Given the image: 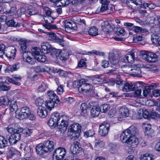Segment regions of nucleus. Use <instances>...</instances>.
<instances>
[{"mask_svg":"<svg viewBox=\"0 0 160 160\" xmlns=\"http://www.w3.org/2000/svg\"><path fill=\"white\" fill-rule=\"evenodd\" d=\"M120 139L123 143H126L128 147L132 148V152H134L133 148H136L138 144V138L133 137L126 130L121 134Z\"/></svg>","mask_w":160,"mask_h":160,"instance_id":"obj_1","label":"nucleus"},{"mask_svg":"<svg viewBox=\"0 0 160 160\" xmlns=\"http://www.w3.org/2000/svg\"><path fill=\"white\" fill-rule=\"evenodd\" d=\"M15 116L16 118L21 120L27 118L34 121L36 118L35 113L27 107H22L20 110L16 111Z\"/></svg>","mask_w":160,"mask_h":160,"instance_id":"obj_2","label":"nucleus"},{"mask_svg":"<svg viewBox=\"0 0 160 160\" xmlns=\"http://www.w3.org/2000/svg\"><path fill=\"white\" fill-rule=\"evenodd\" d=\"M54 146L53 142L49 140L45 141L38 144L36 147V150L38 154L42 155L44 152H50L52 151Z\"/></svg>","mask_w":160,"mask_h":160,"instance_id":"obj_3","label":"nucleus"},{"mask_svg":"<svg viewBox=\"0 0 160 160\" xmlns=\"http://www.w3.org/2000/svg\"><path fill=\"white\" fill-rule=\"evenodd\" d=\"M80 82L81 85L78 87V91L80 93H87L90 92L92 90L93 87L92 84L89 82V80L81 79Z\"/></svg>","mask_w":160,"mask_h":160,"instance_id":"obj_4","label":"nucleus"},{"mask_svg":"<svg viewBox=\"0 0 160 160\" xmlns=\"http://www.w3.org/2000/svg\"><path fill=\"white\" fill-rule=\"evenodd\" d=\"M140 55L143 59L149 62H155L158 60L157 55L152 52L142 51L140 52Z\"/></svg>","mask_w":160,"mask_h":160,"instance_id":"obj_5","label":"nucleus"},{"mask_svg":"<svg viewBox=\"0 0 160 160\" xmlns=\"http://www.w3.org/2000/svg\"><path fill=\"white\" fill-rule=\"evenodd\" d=\"M108 59L111 64V67H113L114 69L117 68L119 60V56L118 54H115L113 52H109L108 56Z\"/></svg>","mask_w":160,"mask_h":160,"instance_id":"obj_6","label":"nucleus"},{"mask_svg":"<svg viewBox=\"0 0 160 160\" xmlns=\"http://www.w3.org/2000/svg\"><path fill=\"white\" fill-rule=\"evenodd\" d=\"M66 151L64 148H59L54 151L53 160H62L66 155Z\"/></svg>","mask_w":160,"mask_h":160,"instance_id":"obj_7","label":"nucleus"},{"mask_svg":"<svg viewBox=\"0 0 160 160\" xmlns=\"http://www.w3.org/2000/svg\"><path fill=\"white\" fill-rule=\"evenodd\" d=\"M82 148L80 143L77 141H75L71 145L70 150L72 153L71 157L75 156L77 157V154L82 151Z\"/></svg>","mask_w":160,"mask_h":160,"instance_id":"obj_8","label":"nucleus"},{"mask_svg":"<svg viewBox=\"0 0 160 160\" xmlns=\"http://www.w3.org/2000/svg\"><path fill=\"white\" fill-rule=\"evenodd\" d=\"M60 119H61V122L58 126V128L61 132H64L68 127L69 118L67 115H62L60 116Z\"/></svg>","mask_w":160,"mask_h":160,"instance_id":"obj_9","label":"nucleus"},{"mask_svg":"<svg viewBox=\"0 0 160 160\" xmlns=\"http://www.w3.org/2000/svg\"><path fill=\"white\" fill-rule=\"evenodd\" d=\"M46 34L48 36L50 39L53 42L58 43L62 47L64 46L63 40L59 38L54 33L52 32H46Z\"/></svg>","mask_w":160,"mask_h":160,"instance_id":"obj_10","label":"nucleus"},{"mask_svg":"<svg viewBox=\"0 0 160 160\" xmlns=\"http://www.w3.org/2000/svg\"><path fill=\"white\" fill-rule=\"evenodd\" d=\"M99 133L102 136H105L108 133L109 129V125L107 122H104L99 126Z\"/></svg>","mask_w":160,"mask_h":160,"instance_id":"obj_11","label":"nucleus"},{"mask_svg":"<svg viewBox=\"0 0 160 160\" xmlns=\"http://www.w3.org/2000/svg\"><path fill=\"white\" fill-rule=\"evenodd\" d=\"M135 51L134 50H132L128 52L124 57V62L126 63H133L135 59Z\"/></svg>","mask_w":160,"mask_h":160,"instance_id":"obj_12","label":"nucleus"},{"mask_svg":"<svg viewBox=\"0 0 160 160\" xmlns=\"http://www.w3.org/2000/svg\"><path fill=\"white\" fill-rule=\"evenodd\" d=\"M31 53L30 52H27L23 53L22 58L24 61L28 63L31 64H34L35 62V59L32 58L30 55Z\"/></svg>","mask_w":160,"mask_h":160,"instance_id":"obj_13","label":"nucleus"},{"mask_svg":"<svg viewBox=\"0 0 160 160\" xmlns=\"http://www.w3.org/2000/svg\"><path fill=\"white\" fill-rule=\"evenodd\" d=\"M12 78H11L7 77H6V80L10 83H12L13 84L18 86H19L20 85V83L19 82L15 81L14 80L17 81H20L21 80V77L18 75H12Z\"/></svg>","mask_w":160,"mask_h":160,"instance_id":"obj_14","label":"nucleus"},{"mask_svg":"<svg viewBox=\"0 0 160 160\" xmlns=\"http://www.w3.org/2000/svg\"><path fill=\"white\" fill-rule=\"evenodd\" d=\"M47 94L49 97L48 100L55 101V102L57 104H60V101L57 95L53 91H50L47 92Z\"/></svg>","mask_w":160,"mask_h":160,"instance_id":"obj_15","label":"nucleus"},{"mask_svg":"<svg viewBox=\"0 0 160 160\" xmlns=\"http://www.w3.org/2000/svg\"><path fill=\"white\" fill-rule=\"evenodd\" d=\"M101 28L102 30L106 33H109L112 29L111 25L108 21L104 22L102 23Z\"/></svg>","mask_w":160,"mask_h":160,"instance_id":"obj_16","label":"nucleus"},{"mask_svg":"<svg viewBox=\"0 0 160 160\" xmlns=\"http://www.w3.org/2000/svg\"><path fill=\"white\" fill-rule=\"evenodd\" d=\"M37 113L40 117L44 118L48 115L46 109L42 106H39L37 110Z\"/></svg>","mask_w":160,"mask_h":160,"instance_id":"obj_17","label":"nucleus"},{"mask_svg":"<svg viewBox=\"0 0 160 160\" xmlns=\"http://www.w3.org/2000/svg\"><path fill=\"white\" fill-rule=\"evenodd\" d=\"M142 113L140 114V115H138L139 112L138 113H135L133 115V118L135 119H139L142 118V117H143L145 118H148L149 115V112L146 110H145L144 111H142Z\"/></svg>","mask_w":160,"mask_h":160,"instance_id":"obj_18","label":"nucleus"},{"mask_svg":"<svg viewBox=\"0 0 160 160\" xmlns=\"http://www.w3.org/2000/svg\"><path fill=\"white\" fill-rule=\"evenodd\" d=\"M89 82H92L94 84H100L103 82L104 79L101 76L95 77H92L89 79Z\"/></svg>","mask_w":160,"mask_h":160,"instance_id":"obj_19","label":"nucleus"},{"mask_svg":"<svg viewBox=\"0 0 160 160\" xmlns=\"http://www.w3.org/2000/svg\"><path fill=\"white\" fill-rule=\"evenodd\" d=\"M81 126L78 123H74L71 125L68 128V130L74 132H78L80 133L81 131Z\"/></svg>","mask_w":160,"mask_h":160,"instance_id":"obj_20","label":"nucleus"},{"mask_svg":"<svg viewBox=\"0 0 160 160\" xmlns=\"http://www.w3.org/2000/svg\"><path fill=\"white\" fill-rule=\"evenodd\" d=\"M16 52V49L13 47H10L9 51L5 55L10 59H14L15 57Z\"/></svg>","mask_w":160,"mask_h":160,"instance_id":"obj_21","label":"nucleus"},{"mask_svg":"<svg viewBox=\"0 0 160 160\" xmlns=\"http://www.w3.org/2000/svg\"><path fill=\"white\" fill-rule=\"evenodd\" d=\"M98 106H94L91 110V115L93 117H97L99 114L100 110Z\"/></svg>","mask_w":160,"mask_h":160,"instance_id":"obj_22","label":"nucleus"},{"mask_svg":"<svg viewBox=\"0 0 160 160\" xmlns=\"http://www.w3.org/2000/svg\"><path fill=\"white\" fill-rule=\"evenodd\" d=\"M123 89L126 92L134 91L135 89V86L131 83L127 82L125 83Z\"/></svg>","mask_w":160,"mask_h":160,"instance_id":"obj_23","label":"nucleus"},{"mask_svg":"<svg viewBox=\"0 0 160 160\" xmlns=\"http://www.w3.org/2000/svg\"><path fill=\"white\" fill-rule=\"evenodd\" d=\"M48 88V85L47 83L42 82L39 86L37 89V91L39 92H43L46 91Z\"/></svg>","mask_w":160,"mask_h":160,"instance_id":"obj_24","label":"nucleus"},{"mask_svg":"<svg viewBox=\"0 0 160 160\" xmlns=\"http://www.w3.org/2000/svg\"><path fill=\"white\" fill-rule=\"evenodd\" d=\"M51 46L47 42L42 43L41 45V48L43 53H48L50 50Z\"/></svg>","mask_w":160,"mask_h":160,"instance_id":"obj_25","label":"nucleus"},{"mask_svg":"<svg viewBox=\"0 0 160 160\" xmlns=\"http://www.w3.org/2000/svg\"><path fill=\"white\" fill-rule=\"evenodd\" d=\"M126 130L133 137H135V136L138 133V130L137 127L133 126H131Z\"/></svg>","mask_w":160,"mask_h":160,"instance_id":"obj_26","label":"nucleus"},{"mask_svg":"<svg viewBox=\"0 0 160 160\" xmlns=\"http://www.w3.org/2000/svg\"><path fill=\"white\" fill-rule=\"evenodd\" d=\"M11 86L6 81L0 82V90L3 91H8L10 89Z\"/></svg>","mask_w":160,"mask_h":160,"instance_id":"obj_27","label":"nucleus"},{"mask_svg":"<svg viewBox=\"0 0 160 160\" xmlns=\"http://www.w3.org/2000/svg\"><path fill=\"white\" fill-rule=\"evenodd\" d=\"M88 34L92 36H95L98 35V30L95 27H90L88 30Z\"/></svg>","mask_w":160,"mask_h":160,"instance_id":"obj_28","label":"nucleus"},{"mask_svg":"<svg viewBox=\"0 0 160 160\" xmlns=\"http://www.w3.org/2000/svg\"><path fill=\"white\" fill-rule=\"evenodd\" d=\"M10 103L9 110L10 112H13L15 111L16 112V111H19V110H18V107L16 101L12 100L10 102Z\"/></svg>","mask_w":160,"mask_h":160,"instance_id":"obj_29","label":"nucleus"},{"mask_svg":"<svg viewBox=\"0 0 160 160\" xmlns=\"http://www.w3.org/2000/svg\"><path fill=\"white\" fill-rule=\"evenodd\" d=\"M68 135L71 139L76 140L79 138L80 133L68 130Z\"/></svg>","mask_w":160,"mask_h":160,"instance_id":"obj_30","label":"nucleus"},{"mask_svg":"<svg viewBox=\"0 0 160 160\" xmlns=\"http://www.w3.org/2000/svg\"><path fill=\"white\" fill-rule=\"evenodd\" d=\"M130 70L133 71L132 75L133 77H137L139 78L142 77L141 74V71L139 67H136L135 69H131Z\"/></svg>","mask_w":160,"mask_h":160,"instance_id":"obj_31","label":"nucleus"},{"mask_svg":"<svg viewBox=\"0 0 160 160\" xmlns=\"http://www.w3.org/2000/svg\"><path fill=\"white\" fill-rule=\"evenodd\" d=\"M55 101L48 99L45 102V106L49 110H51L54 108L55 103Z\"/></svg>","mask_w":160,"mask_h":160,"instance_id":"obj_32","label":"nucleus"},{"mask_svg":"<svg viewBox=\"0 0 160 160\" xmlns=\"http://www.w3.org/2000/svg\"><path fill=\"white\" fill-rule=\"evenodd\" d=\"M68 54L67 52L64 51H61L60 50V52L58 54V57L60 59L65 60L68 59Z\"/></svg>","mask_w":160,"mask_h":160,"instance_id":"obj_33","label":"nucleus"},{"mask_svg":"<svg viewBox=\"0 0 160 160\" xmlns=\"http://www.w3.org/2000/svg\"><path fill=\"white\" fill-rule=\"evenodd\" d=\"M102 3V7L100 8V11L103 12L107 10L108 8V5L109 2L107 0H101Z\"/></svg>","mask_w":160,"mask_h":160,"instance_id":"obj_34","label":"nucleus"},{"mask_svg":"<svg viewBox=\"0 0 160 160\" xmlns=\"http://www.w3.org/2000/svg\"><path fill=\"white\" fill-rule=\"evenodd\" d=\"M65 30L68 32H69V30L74 29L72 22L68 21L65 22Z\"/></svg>","mask_w":160,"mask_h":160,"instance_id":"obj_35","label":"nucleus"},{"mask_svg":"<svg viewBox=\"0 0 160 160\" xmlns=\"http://www.w3.org/2000/svg\"><path fill=\"white\" fill-rule=\"evenodd\" d=\"M100 112H102L106 113L110 109V107L109 105L107 104H102L99 107Z\"/></svg>","mask_w":160,"mask_h":160,"instance_id":"obj_36","label":"nucleus"},{"mask_svg":"<svg viewBox=\"0 0 160 160\" xmlns=\"http://www.w3.org/2000/svg\"><path fill=\"white\" fill-rule=\"evenodd\" d=\"M26 44V42L24 41H21L20 43V51L21 53H24L27 52H26L27 48Z\"/></svg>","mask_w":160,"mask_h":160,"instance_id":"obj_37","label":"nucleus"},{"mask_svg":"<svg viewBox=\"0 0 160 160\" xmlns=\"http://www.w3.org/2000/svg\"><path fill=\"white\" fill-rule=\"evenodd\" d=\"M160 38V33H153L151 36V39L153 43H157Z\"/></svg>","mask_w":160,"mask_h":160,"instance_id":"obj_38","label":"nucleus"},{"mask_svg":"<svg viewBox=\"0 0 160 160\" xmlns=\"http://www.w3.org/2000/svg\"><path fill=\"white\" fill-rule=\"evenodd\" d=\"M8 141L3 137L0 135V148H3L7 145Z\"/></svg>","mask_w":160,"mask_h":160,"instance_id":"obj_39","label":"nucleus"},{"mask_svg":"<svg viewBox=\"0 0 160 160\" xmlns=\"http://www.w3.org/2000/svg\"><path fill=\"white\" fill-rule=\"evenodd\" d=\"M52 47H51L50 50L49 52L50 55L53 57H57L58 56V54L60 52V50L55 48L52 49Z\"/></svg>","mask_w":160,"mask_h":160,"instance_id":"obj_40","label":"nucleus"},{"mask_svg":"<svg viewBox=\"0 0 160 160\" xmlns=\"http://www.w3.org/2000/svg\"><path fill=\"white\" fill-rule=\"evenodd\" d=\"M51 118L58 124V122L60 119V116L58 113L54 112L52 114Z\"/></svg>","mask_w":160,"mask_h":160,"instance_id":"obj_41","label":"nucleus"},{"mask_svg":"<svg viewBox=\"0 0 160 160\" xmlns=\"http://www.w3.org/2000/svg\"><path fill=\"white\" fill-rule=\"evenodd\" d=\"M135 32H140L141 33H143L145 32H146L148 30L146 29H142L141 28L136 26H134L133 28L132 29Z\"/></svg>","mask_w":160,"mask_h":160,"instance_id":"obj_42","label":"nucleus"},{"mask_svg":"<svg viewBox=\"0 0 160 160\" xmlns=\"http://www.w3.org/2000/svg\"><path fill=\"white\" fill-rule=\"evenodd\" d=\"M35 59L39 62H45L46 59V58L44 55H40L35 56Z\"/></svg>","mask_w":160,"mask_h":160,"instance_id":"obj_43","label":"nucleus"},{"mask_svg":"<svg viewBox=\"0 0 160 160\" xmlns=\"http://www.w3.org/2000/svg\"><path fill=\"white\" fill-rule=\"evenodd\" d=\"M121 115L123 117H127L128 116L129 110L127 108H121L120 110Z\"/></svg>","mask_w":160,"mask_h":160,"instance_id":"obj_44","label":"nucleus"},{"mask_svg":"<svg viewBox=\"0 0 160 160\" xmlns=\"http://www.w3.org/2000/svg\"><path fill=\"white\" fill-rule=\"evenodd\" d=\"M156 5L153 3L150 2H144L142 5V7L144 8H148L150 9H153L155 8Z\"/></svg>","mask_w":160,"mask_h":160,"instance_id":"obj_45","label":"nucleus"},{"mask_svg":"<svg viewBox=\"0 0 160 160\" xmlns=\"http://www.w3.org/2000/svg\"><path fill=\"white\" fill-rule=\"evenodd\" d=\"M73 20L75 22L79 25L85 24V22L84 20L81 19L79 17H74Z\"/></svg>","mask_w":160,"mask_h":160,"instance_id":"obj_46","label":"nucleus"},{"mask_svg":"<svg viewBox=\"0 0 160 160\" xmlns=\"http://www.w3.org/2000/svg\"><path fill=\"white\" fill-rule=\"evenodd\" d=\"M154 159L152 155L146 153L141 158V160H154Z\"/></svg>","mask_w":160,"mask_h":160,"instance_id":"obj_47","label":"nucleus"},{"mask_svg":"<svg viewBox=\"0 0 160 160\" xmlns=\"http://www.w3.org/2000/svg\"><path fill=\"white\" fill-rule=\"evenodd\" d=\"M128 3H133L137 6L140 7H142V2L141 0H128L127 1V4Z\"/></svg>","mask_w":160,"mask_h":160,"instance_id":"obj_48","label":"nucleus"},{"mask_svg":"<svg viewBox=\"0 0 160 160\" xmlns=\"http://www.w3.org/2000/svg\"><path fill=\"white\" fill-rule=\"evenodd\" d=\"M17 13L16 8L15 7H12L8 11L7 13L9 16H12L16 15Z\"/></svg>","mask_w":160,"mask_h":160,"instance_id":"obj_49","label":"nucleus"},{"mask_svg":"<svg viewBox=\"0 0 160 160\" xmlns=\"http://www.w3.org/2000/svg\"><path fill=\"white\" fill-rule=\"evenodd\" d=\"M7 24L9 27H16L18 26V23L17 22H15L13 20L11 19L8 21L7 22Z\"/></svg>","mask_w":160,"mask_h":160,"instance_id":"obj_50","label":"nucleus"},{"mask_svg":"<svg viewBox=\"0 0 160 160\" xmlns=\"http://www.w3.org/2000/svg\"><path fill=\"white\" fill-rule=\"evenodd\" d=\"M47 123L52 128H54L57 124V123L51 118L48 120Z\"/></svg>","mask_w":160,"mask_h":160,"instance_id":"obj_51","label":"nucleus"},{"mask_svg":"<svg viewBox=\"0 0 160 160\" xmlns=\"http://www.w3.org/2000/svg\"><path fill=\"white\" fill-rule=\"evenodd\" d=\"M80 108L82 112L86 113L87 109L88 108L87 103L85 102L82 103L80 106Z\"/></svg>","mask_w":160,"mask_h":160,"instance_id":"obj_52","label":"nucleus"},{"mask_svg":"<svg viewBox=\"0 0 160 160\" xmlns=\"http://www.w3.org/2000/svg\"><path fill=\"white\" fill-rule=\"evenodd\" d=\"M8 141L9 143L11 145L15 144L17 141H18V140L15 139L14 138V136H12V135L9 137L8 139Z\"/></svg>","mask_w":160,"mask_h":160,"instance_id":"obj_53","label":"nucleus"},{"mask_svg":"<svg viewBox=\"0 0 160 160\" xmlns=\"http://www.w3.org/2000/svg\"><path fill=\"white\" fill-rule=\"evenodd\" d=\"M95 134V132L93 130H90L84 132V136L86 138L89 137H92Z\"/></svg>","mask_w":160,"mask_h":160,"instance_id":"obj_54","label":"nucleus"},{"mask_svg":"<svg viewBox=\"0 0 160 160\" xmlns=\"http://www.w3.org/2000/svg\"><path fill=\"white\" fill-rule=\"evenodd\" d=\"M32 53L36 56H37L40 54L41 51L40 49L37 47H35L32 49Z\"/></svg>","mask_w":160,"mask_h":160,"instance_id":"obj_55","label":"nucleus"},{"mask_svg":"<svg viewBox=\"0 0 160 160\" xmlns=\"http://www.w3.org/2000/svg\"><path fill=\"white\" fill-rule=\"evenodd\" d=\"M54 19V18L51 16H48L45 17V19H44L45 22L47 23L50 24L52 23Z\"/></svg>","mask_w":160,"mask_h":160,"instance_id":"obj_56","label":"nucleus"},{"mask_svg":"<svg viewBox=\"0 0 160 160\" xmlns=\"http://www.w3.org/2000/svg\"><path fill=\"white\" fill-rule=\"evenodd\" d=\"M5 46L3 44L0 45V57H2L3 55L5 54Z\"/></svg>","mask_w":160,"mask_h":160,"instance_id":"obj_57","label":"nucleus"},{"mask_svg":"<svg viewBox=\"0 0 160 160\" xmlns=\"http://www.w3.org/2000/svg\"><path fill=\"white\" fill-rule=\"evenodd\" d=\"M88 53L91 54H94L96 55H98L101 56H103L104 55V52H100L99 51H96V50H92V51L88 52Z\"/></svg>","mask_w":160,"mask_h":160,"instance_id":"obj_58","label":"nucleus"},{"mask_svg":"<svg viewBox=\"0 0 160 160\" xmlns=\"http://www.w3.org/2000/svg\"><path fill=\"white\" fill-rule=\"evenodd\" d=\"M15 129V125L13 124L9 126L7 128V131L10 133H13L14 129Z\"/></svg>","mask_w":160,"mask_h":160,"instance_id":"obj_59","label":"nucleus"},{"mask_svg":"<svg viewBox=\"0 0 160 160\" xmlns=\"http://www.w3.org/2000/svg\"><path fill=\"white\" fill-rule=\"evenodd\" d=\"M44 101L43 99L39 98H37L36 100V104L39 106H42V105Z\"/></svg>","mask_w":160,"mask_h":160,"instance_id":"obj_60","label":"nucleus"},{"mask_svg":"<svg viewBox=\"0 0 160 160\" xmlns=\"http://www.w3.org/2000/svg\"><path fill=\"white\" fill-rule=\"evenodd\" d=\"M78 66L80 68H85L86 67V63L82 59L79 62Z\"/></svg>","mask_w":160,"mask_h":160,"instance_id":"obj_61","label":"nucleus"},{"mask_svg":"<svg viewBox=\"0 0 160 160\" xmlns=\"http://www.w3.org/2000/svg\"><path fill=\"white\" fill-rule=\"evenodd\" d=\"M2 104L7 105L9 104L10 101L7 97L6 96H2Z\"/></svg>","mask_w":160,"mask_h":160,"instance_id":"obj_62","label":"nucleus"},{"mask_svg":"<svg viewBox=\"0 0 160 160\" xmlns=\"http://www.w3.org/2000/svg\"><path fill=\"white\" fill-rule=\"evenodd\" d=\"M81 79L79 80V81H74L73 82V86L74 88H78L80 87L81 86V84L80 82L81 81Z\"/></svg>","mask_w":160,"mask_h":160,"instance_id":"obj_63","label":"nucleus"},{"mask_svg":"<svg viewBox=\"0 0 160 160\" xmlns=\"http://www.w3.org/2000/svg\"><path fill=\"white\" fill-rule=\"evenodd\" d=\"M57 91L58 94L60 95L62 94L64 91L63 86L62 85L58 86V88L57 89Z\"/></svg>","mask_w":160,"mask_h":160,"instance_id":"obj_64","label":"nucleus"}]
</instances>
